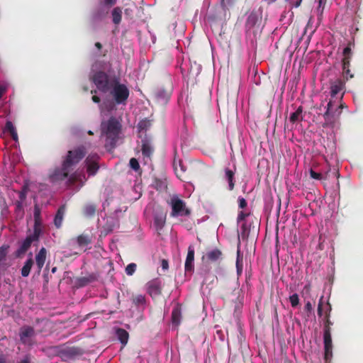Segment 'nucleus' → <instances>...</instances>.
Masks as SVG:
<instances>
[{
    "mask_svg": "<svg viewBox=\"0 0 363 363\" xmlns=\"http://www.w3.org/2000/svg\"><path fill=\"white\" fill-rule=\"evenodd\" d=\"M86 153V148L82 145L69 150L62 160L61 167L55 168L52 173L50 174V182H57L68 178L69 184H74L77 180L76 175L73 174L69 176V172L85 157Z\"/></svg>",
    "mask_w": 363,
    "mask_h": 363,
    "instance_id": "obj_1",
    "label": "nucleus"
},
{
    "mask_svg": "<svg viewBox=\"0 0 363 363\" xmlns=\"http://www.w3.org/2000/svg\"><path fill=\"white\" fill-rule=\"evenodd\" d=\"M101 127L107 139L110 140L111 144L114 145L121 129L120 122L115 117H111L106 123H102Z\"/></svg>",
    "mask_w": 363,
    "mask_h": 363,
    "instance_id": "obj_2",
    "label": "nucleus"
},
{
    "mask_svg": "<svg viewBox=\"0 0 363 363\" xmlns=\"http://www.w3.org/2000/svg\"><path fill=\"white\" fill-rule=\"evenodd\" d=\"M111 94L117 104H125L129 96V89L121 84L118 79L113 78L111 82Z\"/></svg>",
    "mask_w": 363,
    "mask_h": 363,
    "instance_id": "obj_3",
    "label": "nucleus"
},
{
    "mask_svg": "<svg viewBox=\"0 0 363 363\" xmlns=\"http://www.w3.org/2000/svg\"><path fill=\"white\" fill-rule=\"evenodd\" d=\"M167 203L172 208L171 217L188 216L191 214L185 202L177 195H174Z\"/></svg>",
    "mask_w": 363,
    "mask_h": 363,
    "instance_id": "obj_4",
    "label": "nucleus"
},
{
    "mask_svg": "<svg viewBox=\"0 0 363 363\" xmlns=\"http://www.w3.org/2000/svg\"><path fill=\"white\" fill-rule=\"evenodd\" d=\"M91 80L96 85V88L103 93L108 92L111 88L112 79L109 76L103 71L95 72L91 77Z\"/></svg>",
    "mask_w": 363,
    "mask_h": 363,
    "instance_id": "obj_5",
    "label": "nucleus"
},
{
    "mask_svg": "<svg viewBox=\"0 0 363 363\" xmlns=\"http://www.w3.org/2000/svg\"><path fill=\"white\" fill-rule=\"evenodd\" d=\"M341 114V111H338V108L333 110V101L330 100L326 107V111L323 114L325 120V125L333 127L336 122L339 119V116Z\"/></svg>",
    "mask_w": 363,
    "mask_h": 363,
    "instance_id": "obj_6",
    "label": "nucleus"
},
{
    "mask_svg": "<svg viewBox=\"0 0 363 363\" xmlns=\"http://www.w3.org/2000/svg\"><path fill=\"white\" fill-rule=\"evenodd\" d=\"M99 156L97 154H89L84 160L86 172L89 177L95 176L99 169Z\"/></svg>",
    "mask_w": 363,
    "mask_h": 363,
    "instance_id": "obj_7",
    "label": "nucleus"
},
{
    "mask_svg": "<svg viewBox=\"0 0 363 363\" xmlns=\"http://www.w3.org/2000/svg\"><path fill=\"white\" fill-rule=\"evenodd\" d=\"M147 293L152 298H156L162 294V283L158 279H153L146 284Z\"/></svg>",
    "mask_w": 363,
    "mask_h": 363,
    "instance_id": "obj_8",
    "label": "nucleus"
},
{
    "mask_svg": "<svg viewBox=\"0 0 363 363\" xmlns=\"http://www.w3.org/2000/svg\"><path fill=\"white\" fill-rule=\"evenodd\" d=\"M262 21V10H253L248 16L246 21V27L248 29L259 28Z\"/></svg>",
    "mask_w": 363,
    "mask_h": 363,
    "instance_id": "obj_9",
    "label": "nucleus"
},
{
    "mask_svg": "<svg viewBox=\"0 0 363 363\" xmlns=\"http://www.w3.org/2000/svg\"><path fill=\"white\" fill-rule=\"evenodd\" d=\"M40 232L38 229H34L33 233L28 235L21 243L20 247L16 250V255L20 257L23 255L31 246L33 241L38 240L40 236Z\"/></svg>",
    "mask_w": 363,
    "mask_h": 363,
    "instance_id": "obj_10",
    "label": "nucleus"
},
{
    "mask_svg": "<svg viewBox=\"0 0 363 363\" xmlns=\"http://www.w3.org/2000/svg\"><path fill=\"white\" fill-rule=\"evenodd\" d=\"M345 89V79L338 78L330 82V94L332 98H335L339 93L342 92L340 99H342Z\"/></svg>",
    "mask_w": 363,
    "mask_h": 363,
    "instance_id": "obj_11",
    "label": "nucleus"
},
{
    "mask_svg": "<svg viewBox=\"0 0 363 363\" xmlns=\"http://www.w3.org/2000/svg\"><path fill=\"white\" fill-rule=\"evenodd\" d=\"M167 213L162 209L160 208L155 212L154 214V226L158 234L163 229L166 223Z\"/></svg>",
    "mask_w": 363,
    "mask_h": 363,
    "instance_id": "obj_12",
    "label": "nucleus"
},
{
    "mask_svg": "<svg viewBox=\"0 0 363 363\" xmlns=\"http://www.w3.org/2000/svg\"><path fill=\"white\" fill-rule=\"evenodd\" d=\"M323 342H324V350H325V360L330 359L333 356V344L331 332L328 330L323 333Z\"/></svg>",
    "mask_w": 363,
    "mask_h": 363,
    "instance_id": "obj_13",
    "label": "nucleus"
},
{
    "mask_svg": "<svg viewBox=\"0 0 363 363\" xmlns=\"http://www.w3.org/2000/svg\"><path fill=\"white\" fill-rule=\"evenodd\" d=\"M108 13V8L106 5H100L91 13V19L94 22L103 21Z\"/></svg>",
    "mask_w": 363,
    "mask_h": 363,
    "instance_id": "obj_14",
    "label": "nucleus"
},
{
    "mask_svg": "<svg viewBox=\"0 0 363 363\" xmlns=\"http://www.w3.org/2000/svg\"><path fill=\"white\" fill-rule=\"evenodd\" d=\"M194 247L193 245H189L188 247L187 256L185 260V272H192L194 269Z\"/></svg>",
    "mask_w": 363,
    "mask_h": 363,
    "instance_id": "obj_15",
    "label": "nucleus"
},
{
    "mask_svg": "<svg viewBox=\"0 0 363 363\" xmlns=\"http://www.w3.org/2000/svg\"><path fill=\"white\" fill-rule=\"evenodd\" d=\"M202 259L208 262H216L223 259V253L219 249L216 248L208 251Z\"/></svg>",
    "mask_w": 363,
    "mask_h": 363,
    "instance_id": "obj_16",
    "label": "nucleus"
},
{
    "mask_svg": "<svg viewBox=\"0 0 363 363\" xmlns=\"http://www.w3.org/2000/svg\"><path fill=\"white\" fill-rule=\"evenodd\" d=\"M235 169L236 168L234 167V170L230 169L229 168H225L224 170V177L223 179L228 182V189L229 191H233L235 188Z\"/></svg>",
    "mask_w": 363,
    "mask_h": 363,
    "instance_id": "obj_17",
    "label": "nucleus"
},
{
    "mask_svg": "<svg viewBox=\"0 0 363 363\" xmlns=\"http://www.w3.org/2000/svg\"><path fill=\"white\" fill-rule=\"evenodd\" d=\"M141 145V152L144 157L150 158L153 154L154 148L151 141L149 139H143Z\"/></svg>",
    "mask_w": 363,
    "mask_h": 363,
    "instance_id": "obj_18",
    "label": "nucleus"
},
{
    "mask_svg": "<svg viewBox=\"0 0 363 363\" xmlns=\"http://www.w3.org/2000/svg\"><path fill=\"white\" fill-rule=\"evenodd\" d=\"M155 96L157 101L161 104H166L170 98V93L164 89H158Z\"/></svg>",
    "mask_w": 363,
    "mask_h": 363,
    "instance_id": "obj_19",
    "label": "nucleus"
},
{
    "mask_svg": "<svg viewBox=\"0 0 363 363\" xmlns=\"http://www.w3.org/2000/svg\"><path fill=\"white\" fill-rule=\"evenodd\" d=\"M72 241H74L77 245L80 247H84L91 243V236L89 234H82L77 236L75 239H72Z\"/></svg>",
    "mask_w": 363,
    "mask_h": 363,
    "instance_id": "obj_20",
    "label": "nucleus"
},
{
    "mask_svg": "<svg viewBox=\"0 0 363 363\" xmlns=\"http://www.w3.org/2000/svg\"><path fill=\"white\" fill-rule=\"evenodd\" d=\"M47 251L45 247H42L38 253L35 255V262L38 268V272H40L44 266L46 260Z\"/></svg>",
    "mask_w": 363,
    "mask_h": 363,
    "instance_id": "obj_21",
    "label": "nucleus"
},
{
    "mask_svg": "<svg viewBox=\"0 0 363 363\" xmlns=\"http://www.w3.org/2000/svg\"><path fill=\"white\" fill-rule=\"evenodd\" d=\"M173 167L177 177L180 179H182L183 174L186 171V168L183 164V162L181 160H177V159L174 158L173 162Z\"/></svg>",
    "mask_w": 363,
    "mask_h": 363,
    "instance_id": "obj_22",
    "label": "nucleus"
},
{
    "mask_svg": "<svg viewBox=\"0 0 363 363\" xmlns=\"http://www.w3.org/2000/svg\"><path fill=\"white\" fill-rule=\"evenodd\" d=\"M325 310V315L330 316V312L332 310L331 306L329 303V302L326 303L325 306H323V296H321V298L319 300L318 305V315L319 317H321L323 315V311Z\"/></svg>",
    "mask_w": 363,
    "mask_h": 363,
    "instance_id": "obj_23",
    "label": "nucleus"
},
{
    "mask_svg": "<svg viewBox=\"0 0 363 363\" xmlns=\"http://www.w3.org/2000/svg\"><path fill=\"white\" fill-rule=\"evenodd\" d=\"M96 279L97 275L94 273H91L78 278L77 283L79 286H85L86 285L95 281Z\"/></svg>",
    "mask_w": 363,
    "mask_h": 363,
    "instance_id": "obj_24",
    "label": "nucleus"
},
{
    "mask_svg": "<svg viewBox=\"0 0 363 363\" xmlns=\"http://www.w3.org/2000/svg\"><path fill=\"white\" fill-rule=\"evenodd\" d=\"M65 211L66 207L65 205H62L58 208L56 213V215L54 218V223L57 228H60L62 225Z\"/></svg>",
    "mask_w": 363,
    "mask_h": 363,
    "instance_id": "obj_25",
    "label": "nucleus"
},
{
    "mask_svg": "<svg viewBox=\"0 0 363 363\" xmlns=\"http://www.w3.org/2000/svg\"><path fill=\"white\" fill-rule=\"evenodd\" d=\"M182 320V308L179 305L174 307L172 311V321L175 325H179Z\"/></svg>",
    "mask_w": 363,
    "mask_h": 363,
    "instance_id": "obj_26",
    "label": "nucleus"
},
{
    "mask_svg": "<svg viewBox=\"0 0 363 363\" xmlns=\"http://www.w3.org/2000/svg\"><path fill=\"white\" fill-rule=\"evenodd\" d=\"M35 331L32 327L28 326L21 328L20 332V339L23 342L26 343V339L27 337H30L34 335Z\"/></svg>",
    "mask_w": 363,
    "mask_h": 363,
    "instance_id": "obj_27",
    "label": "nucleus"
},
{
    "mask_svg": "<svg viewBox=\"0 0 363 363\" xmlns=\"http://www.w3.org/2000/svg\"><path fill=\"white\" fill-rule=\"evenodd\" d=\"M257 218H255V220H252L250 222L247 220L242 225V233L249 235L251 230L252 229L254 230L257 228Z\"/></svg>",
    "mask_w": 363,
    "mask_h": 363,
    "instance_id": "obj_28",
    "label": "nucleus"
},
{
    "mask_svg": "<svg viewBox=\"0 0 363 363\" xmlns=\"http://www.w3.org/2000/svg\"><path fill=\"white\" fill-rule=\"evenodd\" d=\"M116 333L121 343L123 345H125L129 338L128 333L123 328H118Z\"/></svg>",
    "mask_w": 363,
    "mask_h": 363,
    "instance_id": "obj_29",
    "label": "nucleus"
},
{
    "mask_svg": "<svg viewBox=\"0 0 363 363\" xmlns=\"http://www.w3.org/2000/svg\"><path fill=\"white\" fill-rule=\"evenodd\" d=\"M33 216H34V221H35L34 229H38L39 230V232L40 233V225H41L40 209L37 205H35V206H34Z\"/></svg>",
    "mask_w": 363,
    "mask_h": 363,
    "instance_id": "obj_30",
    "label": "nucleus"
},
{
    "mask_svg": "<svg viewBox=\"0 0 363 363\" xmlns=\"http://www.w3.org/2000/svg\"><path fill=\"white\" fill-rule=\"evenodd\" d=\"M83 214L86 217H93L96 211V206L94 203H87L83 207Z\"/></svg>",
    "mask_w": 363,
    "mask_h": 363,
    "instance_id": "obj_31",
    "label": "nucleus"
},
{
    "mask_svg": "<svg viewBox=\"0 0 363 363\" xmlns=\"http://www.w3.org/2000/svg\"><path fill=\"white\" fill-rule=\"evenodd\" d=\"M33 264V258L30 257L29 259H28L26 260V262H25L24 265L23 266V267L21 269L22 277H27L29 275Z\"/></svg>",
    "mask_w": 363,
    "mask_h": 363,
    "instance_id": "obj_32",
    "label": "nucleus"
},
{
    "mask_svg": "<svg viewBox=\"0 0 363 363\" xmlns=\"http://www.w3.org/2000/svg\"><path fill=\"white\" fill-rule=\"evenodd\" d=\"M113 23L116 25L119 24L122 20V9L120 7H115L112 11Z\"/></svg>",
    "mask_w": 363,
    "mask_h": 363,
    "instance_id": "obj_33",
    "label": "nucleus"
},
{
    "mask_svg": "<svg viewBox=\"0 0 363 363\" xmlns=\"http://www.w3.org/2000/svg\"><path fill=\"white\" fill-rule=\"evenodd\" d=\"M61 354L64 359H71L79 354V350L77 348L71 347L63 350Z\"/></svg>",
    "mask_w": 363,
    "mask_h": 363,
    "instance_id": "obj_34",
    "label": "nucleus"
},
{
    "mask_svg": "<svg viewBox=\"0 0 363 363\" xmlns=\"http://www.w3.org/2000/svg\"><path fill=\"white\" fill-rule=\"evenodd\" d=\"M302 112H303V107L301 106H298V108L296 110L295 112L292 113L289 117L290 122L294 123L297 121H302Z\"/></svg>",
    "mask_w": 363,
    "mask_h": 363,
    "instance_id": "obj_35",
    "label": "nucleus"
},
{
    "mask_svg": "<svg viewBox=\"0 0 363 363\" xmlns=\"http://www.w3.org/2000/svg\"><path fill=\"white\" fill-rule=\"evenodd\" d=\"M236 269L238 274H241L242 272V256L239 250L237 252Z\"/></svg>",
    "mask_w": 363,
    "mask_h": 363,
    "instance_id": "obj_36",
    "label": "nucleus"
},
{
    "mask_svg": "<svg viewBox=\"0 0 363 363\" xmlns=\"http://www.w3.org/2000/svg\"><path fill=\"white\" fill-rule=\"evenodd\" d=\"M328 172L325 173V175L323 176L321 173H318L315 172L313 169H310V176L311 178L316 180L326 179L328 178Z\"/></svg>",
    "mask_w": 363,
    "mask_h": 363,
    "instance_id": "obj_37",
    "label": "nucleus"
},
{
    "mask_svg": "<svg viewBox=\"0 0 363 363\" xmlns=\"http://www.w3.org/2000/svg\"><path fill=\"white\" fill-rule=\"evenodd\" d=\"M150 126H151V121L147 119H144V120L140 121L138 125V128L140 131L146 130Z\"/></svg>",
    "mask_w": 363,
    "mask_h": 363,
    "instance_id": "obj_38",
    "label": "nucleus"
},
{
    "mask_svg": "<svg viewBox=\"0 0 363 363\" xmlns=\"http://www.w3.org/2000/svg\"><path fill=\"white\" fill-rule=\"evenodd\" d=\"M289 301L293 308H296L299 305V297L297 294H294L289 296Z\"/></svg>",
    "mask_w": 363,
    "mask_h": 363,
    "instance_id": "obj_39",
    "label": "nucleus"
},
{
    "mask_svg": "<svg viewBox=\"0 0 363 363\" xmlns=\"http://www.w3.org/2000/svg\"><path fill=\"white\" fill-rule=\"evenodd\" d=\"M333 322L330 319V316L325 315L324 318V333L327 330L328 332H331V325H333Z\"/></svg>",
    "mask_w": 363,
    "mask_h": 363,
    "instance_id": "obj_40",
    "label": "nucleus"
},
{
    "mask_svg": "<svg viewBox=\"0 0 363 363\" xmlns=\"http://www.w3.org/2000/svg\"><path fill=\"white\" fill-rule=\"evenodd\" d=\"M136 268H137L136 264L130 263V264H128L127 267H125V273L128 275L131 276L135 273Z\"/></svg>",
    "mask_w": 363,
    "mask_h": 363,
    "instance_id": "obj_41",
    "label": "nucleus"
},
{
    "mask_svg": "<svg viewBox=\"0 0 363 363\" xmlns=\"http://www.w3.org/2000/svg\"><path fill=\"white\" fill-rule=\"evenodd\" d=\"M9 246L8 245H2L1 247H0V262L3 261L5 259L6 255H7V253H8V250H9Z\"/></svg>",
    "mask_w": 363,
    "mask_h": 363,
    "instance_id": "obj_42",
    "label": "nucleus"
},
{
    "mask_svg": "<svg viewBox=\"0 0 363 363\" xmlns=\"http://www.w3.org/2000/svg\"><path fill=\"white\" fill-rule=\"evenodd\" d=\"M133 303L135 305H143L145 303V297L143 295H137L133 298Z\"/></svg>",
    "mask_w": 363,
    "mask_h": 363,
    "instance_id": "obj_43",
    "label": "nucleus"
},
{
    "mask_svg": "<svg viewBox=\"0 0 363 363\" xmlns=\"http://www.w3.org/2000/svg\"><path fill=\"white\" fill-rule=\"evenodd\" d=\"M326 0H318V6L317 8V11L318 13V18H320V16L323 14L324 6L325 5Z\"/></svg>",
    "mask_w": 363,
    "mask_h": 363,
    "instance_id": "obj_44",
    "label": "nucleus"
},
{
    "mask_svg": "<svg viewBox=\"0 0 363 363\" xmlns=\"http://www.w3.org/2000/svg\"><path fill=\"white\" fill-rule=\"evenodd\" d=\"M291 8H298L301 6L302 0H284Z\"/></svg>",
    "mask_w": 363,
    "mask_h": 363,
    "instance_id": "obj_45",
    "label": "nucleus"
},
{
    "mask_svg": "<svg viewBox=\"0 0 363 363\" xmlns=\"http://www.w3.org/2000/svg\"><path fill=\"white\" fill-rule=\"evenodd\" d=\"M250 216V213H245L242 211H240L238 217H237V222L239 223L241 221H243L246 219L247 217Z\"/></svg>",
    "mask_w": 363,
    "mask_h": 363,
    "instance_id": "obj_46",
    "label": "nucleus"
},
{
    "mask_svg": "<svg viewBox=\"0 0 363 363\" xmlns=\"http://www.w3.org/2000/svg\"><path fill=\"white\" fill-rule=\"evenodd\" d=\"M130 166L133 169H134L135 171H137L140 169L139 162L135 158H131L130 160Z\"/></svg>",
    "mask_w": 363,
    "mask_h": 363,
    "instance_id": "obj_47",
    "label": "nucleus"
},
{
    "mask_svg": "<svg viewBox=\"0 0 363 363\" xmlns=\"http://www.w3.org/2000/svg\"><path fill=\"white\" fill-rule=\"evenodd\" d=\"M342 76L345 80L353 78L354 75L351 73L350 67L342 69Z\"/></svg>",
    "mask_w": 363,
    "mask_h": 363,
    "instance_id": "obj_48",
    "label": "nucleus"
},
{
    "mask_svg": "<svg viewBox=\"0 0 363 363\" xmlns=\"http://www.w3.org/2000/svg\"><path fill=\"white\" fill-rule=\"evenodd\" d=\"M347 57L349 59L352 58V50L350 45L345 48L343 50V57Z\"/></svg>",
    "mask_w": 363,
    "mask_h": 363,
    "instance_id": "obj_49",
    "label": "nucleus"
},
{
    "mask_svg": "<svg viewBox=\"0 0 363 363\" xmlns=\"http://www.w3.org/2000/svg\"><path fill=\"white\" fill-rule=\"evenodd\" d=\"M350 60H351V59H349L348 57L342 58V69H345V68H349L350 67Z\"/></svg>",
    "mask_w": 363,
    "mask_h": 363,
    "instance_id": "obj_50",
    "label": "nucleus"
},
{
    "mask_svg": "<svg viewBox=\"0 0 363 363\" xmlns=\"http://www.w3.org/2000/svg\"><path fill=\"white\" fill-rule=\"evenodd\" d=\"M6 128L10 133V134H11V133L16 131L15 127L13 126V123L11 121L6 122Z\"/></svg>",
    "mask_w": 363,
    "mask_h": 363,
    "instance_id": "obj_51",
    "label": "nucleus"
},
{
    "mask_svg": "<svg viewBox=\"0 0 363 363\" xmlns=\"http://www.w3.org/2000/svg\"><path fill=\"white\" fill-rule=\"evenodd\" d=\"M238 201L240 208H245L247 205L246 200L242 197H239Z\"/></svg>",
    "mask_w": 363,
    "mask_h": 363,
    "instance_id": "obj_52",
    "label": "nucleus"
},
{
    "mask_svg": "<svg viewBox=\"0 0 363 363\" xmlns=\"http://www.w3.org/2000/svg\"><path fill=\"white\" fill-rule=\"evenodd\" d=\"M161 267L163 270H167L169 268V262L167 259H162L161 261Z\"/></svg>",
    "mask_w": 363,
    "mask_h": 363,
    "instance_id": "obj_53",
    "label": "nucleus"
},
{
    "mask_svg": "<svg viewBox=\"0 0 363 363\" xmlns=\"http://www.w3.org/2000/svg\"><path fill=\"white\" fill-rule=\"evenodd\" d=\"M304 309L306 312L308 313H311L312 310H313V307H312V304L310 301H308L306 305H305V307H304Z\"/></svg>",
    "mask_w": 363,
    "mask_h": 363,
    "instance_id": "obj_54",
    "label": "nucleus"
},
{
    "mask_svg": "<svg viewBox=\"0 0 363 363\" xmlns=\"http://www.w3.org/2000/svg\"><path fill=\"white\" fill-rule=\"evenodd\" d=\"M116 4V0H104V4L108 7L112 6Z\"/></svg>",
    "mask_w": 363,
    "mask_h": 363,
    "instance_id": "obj_55",
    "label": "nucleus"
},
{
    "mask_svg": "<svg viewBox=\"0 0 363 363\" xmlns=\"http://www.w3.org/2000/svg\"><path fill=\"white\" fill-rule=\"evenodd\" d=\"M6 91V87L4 85L0 84V99H1L2 96Z\"/></svg>",
    "mask_w": 363,
    "mask_h": 363,
    "instance_id": "obj_56",
    "label": "nucleus"
},
{
    "mask_svg": "<svg viewBox=\"0 0 363 363\" xmlns=\"http://www.w3.org/2000/svg\"><path fill=\"white\" fill-rule=\"evenodd\" d=\"M92 101L94 102V103H96V104H99L100 103L101 101V99L99 96H96V95H94L92 96Z\"/></svg>",
    "mask_w": 363,
    "mask_h": 363,
    "instance_id": "obj_57",
    "label": "nucleus"
},
{
    "mask_svg": "<svg viewBox=\"0 0 363 363\" xmlns=\"http://www.w3.org/2000/svg\"><path fill=\"white\" fill-rule=\"evenodd\" d=\"M11 136L13 140H15V141L18 140V134H17L16 131L11 133Z\"/></svg>",
    "mask_w": 363,
    "mask_h": 363,
    "instance_id": "obj_58",
    "label": "nucleus"
},
{
    "mask_svg": "<svg viewBox=\"0 0 363 363\" xmlns=\"http://www.w3.org/2000/svg\"><path fill=\"white\" fill-rule=\"evenodd\" d=\"M19 363H30V359L28 356H26L23 360H21Z\"/></svg>",
    "mask_w": 363,
    "mask_h": 363,
    "instance_id": "obj_59",
    "label": "nucleus"
},
{
    "mask_svg": "<svg viewBox=\"0 0 363 363\" xmlns=\"http://www.w3.org/2000/svg\"><path fill=\"white\" fill-rule=\"evenodd\" d=\"M95 47L100 50L102 48V44L99 42H96L95 43Z\"/></svg>",
    "mask_w": 363,
    "mask_h": 363,
    "instance_id": "obj_60",
    "label": "nucleus"
},
{
    "mask_svg": "<svg viewBox=\"0 0 363 363\" xmlns=\"http://www.w3.org/2000/svg\"><path fill=\"white\" fill-rule=\"evenodd\" d=\"M0 363H6V358L2 354H0Z\"/></svg>",
    "mask_w": 363,
    "mask_h": 363,
    "instance_id": "obj_61",
    "label": "nucleus"
},
{
    "mask_svg": "<svg viewBox=\"0 0 363 363\" xmlns=\"http://www.w3.org/2000/svg\"><path fill=\"white\" fill-rule=\"evenodd\" d=\"M25 198H26V195H25V194H24L23 192H21V193H20V199L23 200V199H24Z\"/></svg>",
    "mask_w": 363,
    "mask_h": 363,
    "instance_id": "obj_62",
    "label": "nucleus"
},
{
    "mask_svg": "<svg viewBox=\"0 0 363 363\" xmlns=\"http://www.w3.org/2000/svg\"><path fill=\"white\" fill-rule=\"evenodd\" d=\"M343 107H344V105L342 104H341L337 108H338V110H339Z\"/></svg>",
    "mask_w": 363,
    "mask_h": 363,
    "instance_id": "obj_63",
    "label": "nucleus"
},
{
    "mask_svg": "<svg viewBox=\"0 0 363 363\" xmlns=\"http://www.w3.org/2000/svg\"><path fill=\"white\" fill-rule=\"evenodd\" d=\"M55 272H56V267H53V268L52 269V273H55Z\"/></svg>",
    "mask_w": 363,
    "mask_h": 363,
    "instance_id": "obj_64",
    "label": "nucleus"
}]
</instances>
